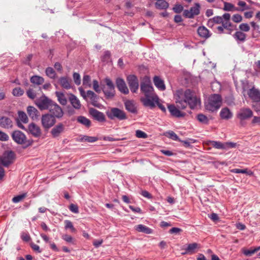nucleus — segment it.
Returning <instances> with one entry per match:
<instances>
[{
    "label": "nucleus",
    "mask_w": 260,
    "mask_h": 260,
    "mask_svg": "<svg viewBox=\"0 0 260 260\" xmlns=\"http://www.w3.org/2000/svg\"><path fill=\"white\" fill-rule=\"evenodd\" d=\"M124 106L126 110L128 112L134 114L137 113V108L134 101L127 100L125 102Z\"/></svg>",
    "instance_id": "nucleus-26"
},
{
    "label": "nucleus",
    "mask_w": 260,
    "mask_h": 260,
    "mask_svg": "<svg viewBox=\"0 0 260 260\" xmlns=\"http://www.w3.org/2000/svg\"><path fill=\"white\" fill-rule=\"evenodd\" d=\"M190 142L188 141H183L180 140V142H182L183 144V146L186 148H190L191 147V143H193L196 142V140L193 139H190Z\"/></svg>",
    "instance_id": "nucleus-55"
},
{
    "label": "nucleus",
    "mask_w": 260,
    "mask_h": 260,
    "mask_svg": "<svg viewBox=\"0 0 260 260\" xmlns=\"http://www.w3.org/2000/svg\"><path fill=\"white\" fill-rule=\"evenodd\" d=\"M174 98L176 106L173 104L168 105V109L171 115L175 117H183L185 115V113L179 109H185L187 105L191 109H194L201 104L200 99L189 89L185 90L182 89L177 90L174 95Z\"/></svg>",
    "instance_id": "nucleus-1"
},
{
    "label": "nucleus",
    "mask_w": 260,
    "mask_h": 260,
    "mask_svg": "<svg viewBox=\"0 0 260 260\" xmlns=\"http://www.w3.org/2000/svg\"><path fill=\"white\" fill-rule=\"evenodd\" d=\"M65 229H70L72 232L75 233L76 232V229L74 228L72 222L69 220H66L64 221Z\"/></svg>",
    "instance_id": "nucleus-41"
},
{
    "label": "nucleus",
    "mask_w": 260,
    "mask_h": 260,
    "mask_svg": "<svg viewBox=\"0 0 260 260\" xmlns=\"http://www.w3.org/2000/svg\"><path fill=\"white\" fill-rule=\"evenodd\" d=\"M46 74L50 78L54 79L56 76V73L52 68L48 67L46 69Z\"/></svg>",
    "instance_id": "nucleus-37"
},
{
    "label": "nucleus",
    "mask_w": 260,
    "mask_h": 260,
    "mask_svg": "<svg viewBox=\"0 0 260 260\" xmlns=\"http://www.w3.org/2000/svg\"><path fill=\"white\" fill-rule=\"evenodd\" d=\"M136 136L139 138H146L147 135L141 130H137L136 131Z\"/></svg>",
    "instance_id": "nucleus-53"
},
{
    "label": "nucleus",
    "mask_w": 260,
    "mask_h": 260,
    "mask_svg": "<svg viewBox=\"0 0 260 260\" xmlns=\"http://www.w3.org/2000/svg\"><path fill=\"white\" fill-rule=\"evenodd\" d=\"M9 138V137L6 133L0 131V141H7Z\"/></svg>",
    "instance_id": "nucleus-60"
},
{
    "label": "nucleus",
    "mask_w": 260,
    "mask_h": 260,
    "mask_svg": "<svg viewBox=\"0 0 260 260\" xmlns=\"http://www.w3.org/2000/svg\"><path fill=\"white\" fill-rule=\"evenodd\" d=\"M64 130V125L62 123H59L55 125L51 131L50 134L53 138H57Z\"/></svg>",
    "instance_id": "nucleus-16"
},
{
    "label": "nucleus",
    "mask_w": 260,
    "mask_h": 260,
    "mask_svg": "<svg viewBox=\"0 0 260 260\" xmlns=\"http://www.w3.org/2000/svg\"><path fill=\"white\" fill-rule=\"evenodd\" d=\"M93 88L98 93H100L101 91L99 85V82L96 80L93 81Z\"/></svg>",
    "instance_id": "nucleus-59"
},
{
    "label": "nucleus",
    "mask_w": 260,
    "mask_h": 260,
    "mask_svg": "<svg viewBox=\"0 0 260 260\" xmlns=\"http://www.w3.org/2000/svg\"><path fill=\"white\" fill-rule=\"evenodd\" d=\"M106 113L108 117L111 120L116 118L119 120H122L127 118L125 112L118 108H112L107 111Z\"/></svg>",
    "instance_id": "nucleus-6"
},
{
    "label": "nucleus",
    "mask_w": 260,
    "mask_h": 260,
    "mask_svg": "<svg viewBox=\"0 0 260 260\" xmlns=\"http://www.w3.org/2000/svg\"><path fill=\"white\" fill-rule=\"evenodd\" d=\"M27 95L31 99H34L36 96V94L32 89H29L26 91Z\"/></svg>",
    "instance_id": "nucleus-62"
},
{
    "label": "nucleus",
    "mask_w": 260,
    "mask_h": 260,
    "mask_svg": "<svg viewBox=\"0 0 260 260\" xmlns=\"http://www.w3.org/2000/svg\"><path fill=\"white\" fill-rule=\"evenodd\" d=\"M197 119L201 123L207 124L209 123L208 117L203 114H199L197 115Z\"/></svg>",
    "instance_id": "nucleus-39"
},
{
    "label": "nucleus",
    "mask_w": 260,
    "mask_h": 260,
    "mask_svg": "<svg viewBox=\"0 0 260 260\" xmlns=\"http://www.w3.org/2000/svg\"><path fill=\"white\" fill-rule=\"evenodd\" d=\"M50 114L55 118H60L63 115V112L61 108L55 102H52L48 109Z\"/></svg>",
    "instance_id": "nucleus-11"
},
{
    "label": "nucleus",
    "mask_w": 260,
    "mask_h": 260,
    "mask_svg": "<svg viewBox=\"0 0 260 260\" xmlns=\"http://www.w3.org/2000/svg\"><path fill=\"white\" fill-rule=\"evenodd\" d=\"M259 249H260V247L255 248L253 249L245 250L243 252V253L246 256H251L253 254H254L256 252L258 251Z\"/></svg>",
    "instance_id": "nucleus-48"
},
{
    "label": "nucleus",
    "mask_w": 260,
    "mask_h": 260,
    "mask_svg": "<svg viewBox=\"0 0 260 260\" xmlns=\"http://www.w3.org/2000/svg\"><path fill=\"white\" fill-rule=\"evenodd\" d=\"M200 245L197 243H192L187 245V247L184 248L185 251L182 252V254H192L196 252L197 249L199 248Z\"/></svg>",
    "instance_id": "nucleus-20"
},
{
    "label": "nucleus",
    "mask_w": 260,
    "mask_h": 260,
    "mask_svg": "<svg viewBox=\"0 0 260 260\" xmlns=\"http://www.w3.org/2000/svg\"><path fill=\"white\" fill-rule=\"evenodd\" d=\"M15 159V154L12 151L6 152L2 156H0V165L8 167L12 164Z\"/></svg>",
    "instance_id": "nucleus-8"
},
{
    "label": "nucleus",
    "mask_w": 260,
    "mask_h": 260,
    "mask_svg": "<svg viewBox=\"0 0 260 260\" xmlns=\"http://www.w3.org/2000/svg\"><path fill=\"white\" fill-rule=\"evenodd\" d=\"M59 82L61 86L66 89L71 88L72 80L67 77H61L59 79Z\"/></svg>",
    "instance_id": "nucleus-22"
},
{
    "label": "nucleus",
    "mask_w": 260,
    "mask_h": 260,
    "mask_svg": "<svg viewBox=\"0 0 260 260\" xmlns=\"http://www.w3.org/2000/svg\"><path fill=\"white\" fill-rule=\"evenodd\" d=\"M135 229L139 232L143 233L146 234H150L153 232V230L151 229L143 224H139L136 225L135 226Z\"/></svg>",
    "instance_id": "nucleus-29"
},
{
    "label": "nucleus",
    "mask_w": 260,
    "mask_h": 260,
    "mask_svg": "<svg viewBox=\"0 0 260 260\" xmlns=\"http://www.w3.org/2000/svg\"><path fill=\"white\" fill-rule=\"evenodd\" d=\"M253 112L249 108H242L237 112L236 117L239 120L241 125L244 126L246 125V120H249L253 117Z\"/></svg>",
    "instance_id": "nucleus-5"
},
{
    "label": "nucleus",
    "mask_w": 260,
    "mask_h": 260,
    "mask_svg": "<svg viewBox=\"0 0 260 260\" xmlns=\"http://www.w3.org/2000/svg\"><path fill=\"white\" fill-rule=\"evenodd\" d=\"M247 94L253 102H260V92L258 89L252 87L248 90Z\"/></svg>",
    "instance_id": "nucleus-18"
},
{
    "label": "nucleus",
    "mask_w": 260,
    "mask_h": 260,
    "mask_svg": "<svg viewBox=\"0 0 260 260\" xmlns=\"http://www.w3.org/2000/svg\"><path fill=\"white\" fill-rule=\"evenodd\" d=\"M167 136L173 140L174 141H180V139L178 136L172 131L167 132Z\"/></svg>",
    "instance_id": "nucleus-46"
},
{
    "label": "nucleus",
    "mask_w": 260,
    "mask_h": 260,
    "mask_svg": "<svg viewBox=\"0 0 260 260\" xmlns=\"http://www.w3.org/2000/svg\"><path fill=\"white\" fill-rule=\"evenodd\" d=\"M26 193H23L22 194L16 196L13 198L12 202L14 203H17L23 200L26 197Z\"/></svg>",
    "instance_id": "nucleus-42"
},
{
    "label": "nucleus",
    "mask_w": 260,
    "mask_h": 260,
    "mask_svg": "<svg viewBox=\"0 0 260 260\" xmlns=\"http://www.w3.org/2000/svg\"><path fill=\"white\" fill-rule=\"evenodd\" d=\"M97 140H98V138L95 137L84 136L81 138V141L90 142V143L94 142L96 141Z\"/></svg>",
    "instance_id": "nucleus-45"
},
{
    "label": "nucleus",
    "mask_w": 260,
    "mask_h": 260,
    "mask_svg": "<svg viewBox=\"0 0 260 260\" xmlns=\"http://www.w3.org/2000/svg\"><path fill=\"white\" fill-rule=\"evenodd\" d=\"M210 144L215 148L218 149H224V143H221L219 141H211Z\"/></svg>",
    "instance_id": "nucleus-36"
},
{
    "label": "nucleus",
    "mask_w": 260,
    "mask_h": 260,
    "mask_svg": "<svg viewBox=\"0 0 260 260\" xmlns=\"http://www.w3.org/2000/svg\"><path fill=\"white\" fill-rule=\"evenodd\" d=\"M77 121L78 123L83 125L86 127H89L91 126V121L83 116H79L77 118Z\"/></svg>",
    "instance_id": "nucleus-30"
},
{
    "label": "nucleus",
    "mask_w": 260,
    "mask_h": 260,
    "mask_svg": "<svg viewBox=\"0 0 260 260\" xmlns=\"http://www.w3.org/2000/svg\"><path fill=\"white\" fill-rule=\"evenodd\" d=\"M61 238L68 243L75 244V240L71 236L67 234H63L61 236Z\"/></svg>",
    "instance_id": "nucleus-47"
},
{
    "label": "nucleus",
    "mask_w": 260,
    "mask_h": 260,
    "mask_svg": "<svg viewBox=\"0 0 260 260\" xmlns=\"http://www.w3.org/2000/svg\"><path fill=\"white\" fill-rule=\"evenodd\" d=\"M52 102L53 101L43 94L36 100L35 104L40 110H48Z\"/></svg>",
    "instance_id": "nucleus-9"
},
{
    "label": "nucleus",
    "mask_w": 260,
    "mask_h": 260,
    "mask_svg": "<svg viewBox=\"0 0 260 260\" xmlns=\"http://www.w3.org/2000/svg\"><path fill=\"white\" fill-rule=\"evenodd\" d=\"M140 89L145 95L144 97H142L140 99L143 105L151 109L154 108L153 102H156V100H157V95L154 91V89L151 85L150 81L147 79L141 82Z\"/></svg>",
    "instance_id": "nucleus-2"
},
{
    "label": "nucleus",
    "mask_w": 260,
    "mask_h": 260,
    "mask_svg": "<svg viewBox=\"0 0 260 260\" xmlns=\"http://www.w3.org/2000/svg\"><path fill=\"white\" fill-rule=\"evenodd\" d=\"M222 26L226 29L229 30L228 34H231L232 29L231 28L232 27V23L230 21H223L221 22Z\"/></svg>",
    "instance_id": "nucleus-44"
},
{
    "label": "nucleus",
    "mask_w": 260,
    "mask_h": 260,
    "mask_svg": "<svg viewBox=\"0 0 260 260\" xmlns=\"http://www.w3.org/2000/svg\"><path fill=\"white\" fill-rule=\"evenodd\" d=\"M29 133L35 138H39L41 135V130L39 126L34 123H31L28 127Z\"/></svg>",
    "instance_id": "nucleus-17"
},
{
    "label": "nucleus",
    "mask_w": 260,
    "mask_h": 260,
    "mask_svg": "<svg viewBox=\"0 0 260 260\" xmlns=\"http://www.w3.org/2000/svg\"><path fill=\"white\" fill-rule=\"evenodd\" d=\"M27 112L30 118L33 120H37L40 116L38 110L33 106H28L27 108Z\"/></svg>",
    "instance_id": "nucleus-21"
},
{
    "label": "nucleus",
    "mask_w": 260,
    "mask_h": 260,
    "mask_svg": "<svg viewBox=\"0 0 260 260\" xmlns=\"http://www.w3.org/2000/svg\"><path fill=\"white\" fill-rule=\"evenodd\" d=\"M239 28L240 29V31H241L242 32L243 31L248 32L250 30V26L246 23H242L240 24L239 25Z\"/></svg>",
    "instance_id": "nucleus-49"
},
{
    "label": "nucleus",
    "mask_w": 260,
    "mask_h": 260,
    "mask_svg": "<svg viewBox=\"0 0 260 260\" xmlns=\"http://www.w3.org/2000/svg\"><path fill=\"white\" fill-rule=\"evenodd\" d=\"M223 10L228 11H239V9L236 8L231 3L228 2H224Z\"/></svg>",
    "instance_id": "nucleus-35"
},
{
    "label": "nucleus",
    "mask_w": 260,
    "mask_h": 260,
    "mask_svg": "<svg viewBox=\"0 0 260 260\" xmlns=\"http://www.w3.org/2000/svg\"><path fill=\"white\" fill-rule=\"evenodd\" d=\"M91 79L89 75H85L83 76V85L85 87H91Z\"/></svg>",
    "instance_id": "nucleus-40"
},
{
    "label": "nucleus",
    "mask_w": 260,
    "mask_h": 260,
    "mask_svg": "<svg viewBox=\"0 0 260 260\" xmlns=\"http://www.w3.org/2000/svg\"><path fill=\"white\" fill-rule=\"evenodd\" d=\"M18 117L16 119L17 125L19 128L25 129V127L21 121L24 123H27L28 121L27 116L23 111H18Z\"/></svg>",
    "instance_id": "nucleus-13"
},
{
    "label": "nucleus",
    "mask_w": 260,
    "mask_h": 260,
    "mask_svg": "<svg viewBox=\"0 0 260 260\" xmlns=\"http://www.w3.org/2000/svg\"><path fill=\"white\" fill-rule=\"evenodd\" d=\"M253 118L251 120V123L252 125H254L255 124L260 125V116H253Z\"/></svg>",
    "instance_id": "nucleus-64"
},
{
    "label": "nucleus",
    "mask_w": 260,
    "mask_h": 260,
    "mask_svg": "<svg viewBox=\"0 0 260 260\" xmlns=\"http://www.w3.org/2000/svg\"><path fill=\"white\" fill-rule=\"evenodd\" d=\"M222 99L219 94L211 95L205 102V107L207 110L214 112L219 109L221 105Z\"/></svg>",
    "instance_id": "nucleus-3"
},
{
    "label": "nucleus",
    "mask_w": 260,
    "mask_h": 260,
    "mask_svg": "<svg viewBox=\"0 0 260 260\" xmlns=\"http://www.w3.org/2000/svg\"><path fill=\"white\" fill-rule=\"evenodd\" d=\"M70 210L74 213H79V208L77 205L71 204L69 207Z\"/></svg>",
    "instance_id": "nucleus-58"
},
{
    "label": "nucleus",
    "mask_w": 260,
    "mask_h": 260,
    "mask_svg": "<svg viewBox=\"0 0 260 260\" xmlns=\"http://www.w3.org/2000/svg\"><path fill=\"white\" fill-rule=\"evenodd\" d=\"M87 96L90 99L91 103L93 106L99 107V104L98 102V96L93 91L88 90L87 91Z\"/></svg>",
    "instance_id": "nucleus-24"
},
{
    "label": "nucleus",
    "mask_w": 260,
    "mask_h": 260,
    "mask_svg": "<svg viewBox=\"0 0 260 260\" xmlns=\"http://www.w3.org/2000/svg\"><path fill=\"white\" fill-rule=\"evenodd\" d=\"M69 101L72 106L76 109L79 110L81 107L79 99L73 94H71L69 97Z\"/></svg>",
    "instance_id": "nucleus-27"
},
{
    "label": "nucleus",
    "mask_w": 260,
    "mask_h": 260,
    "mask_svg": "<svg viewBox=\"0 0 260 260\" xmlns=\"http://www.w3.org/2000/svg\"><path fill=\"white\" fill-rule=\"evenodd\" d=\"M238 5L241 7V9H239V11H243L245 10L248 9L249 8L246 3L244 1H240L238 2Z\"/></svg>",
    "instance_id": "nucleus-54"
},
{
    "label": "nucleus",
    "mask_w": 260,
    "mask_h": 260,
    "mask_svg": "<svg viewBox=\"0 0 260 260\" xmlns=\"http://www.w3.org/2000/svg\"><path fill=\"white\" fill-rule=\"evenodd\" d=\"M30 81L32 83L39 85L44 83V79L41 76L35 75L30 78Z\"/></svg>",
    "instance_id": "nucleus-34"
},
{
    "label": "nucleus",
    "mask_w": 260,
    "mask_h": 260,
    "mask_svg": "<svg viewBox=\"0 0 260 260\" xmlns=\"http://www.w3.org/2000/svg\"><path fill=\"white\" fill-rule=\"evenodd\" d=\"M224 149H228L231 148H235L237 146V143L231 142L224 143Z\"/></svg>",
    "instance_id": "nucleus-56"
},
{
    "label": "nucleus",
    "mask_w": 260,
    "mask_h": 260,
    "mask_svg": "<svg viewBox=\"0 0 260 260\" xmlns=\"http://www.w3.org/2000/svg\"><path fill=\"white\" fill-rule=\"evenodd\" d=\"M111 57V53L109 51H105L103 55L101 57V59L103 61H108Z\"/></svg>",
    "instance_id": "nucleus-51"
},
{
    "label": "nucleus",
    "mask_w": 260,
    "mask_h": 260,
    "mask_svg": "<svg viewBox=\"0 0 260 260\" xmlns=\"http://www.w3.org/2000/svg\"><path fill=\"white\" fill-rule=\"evenodd\" d=\"M89 113L94 120L101 122L106 121V117L103 112L95 109L91 108L89 110Z\"/></svg>",
    "instance_id": "nucleus-14"
},
{
    "label": "nucleus",
    "mask_w": 260,
    "mask_h": 260,
    "mask_svg": "<svg viewBox=\"0 0 260 260\" xmlns=\"http://www.w3.org/2000/svg\"><path fill=\"white\" fill-rule=\"evenodd\" d=\"M126 80L131 91L133 93H136L139 88V81L135 75H129L127 76Z\"/></svg>",
    "instance_id": "nucleus-12"
},
{
    "label": "nucleus",
    "mask_w": 260,
    "mask_h": 260,
    "mask_svg": "<svg viewBox=\"0 0 260 260\" xmlns=\"http://www.w3.org/2000/svg\"><path fill=\"white\" fill-rule=\"evenodd\" d=\"M198 33L201 37L205 39H207L211 36L209 30L204 26L199 27Z\"/></svg>",
    "instance_id": "nucleus-28"
},
{
    "label": "nucleus",
    "mask_w": 260,
    "mask_h": 260,
    "mask_svg": "<svg viewBox=\"0 0 260 260\" xmlns=\"http://www.w3.org/2000/svg\"><path fill=\"white\" fill-rule=\"evenodd\" d=\"M56 123V119L54 116L49 113L42 115L41 117V123L45 129H49L53 126Z\"/></svg>",
    "instance_id": "nucleus-10"
},
{
    "label": "nucleus",
    "mask_w": 260,
    "mask_h": 260,
    "mask_svg": "<svg viewBox=\"0 0 260 260\" xmlns=\"http://www.w3.org/2000/svg\"><path fill=\"white\" fill-rule=\"evenodd\" d=\"M73 76L75 84L77 85H79L81 83L80 75L79 74L74 73Z\"/></svg>",
    "instance_id": "nucleus-52"
},
{
    "label": "nucleus",
    "mask_w": 260,
    "mask_h": 260,
    "mask_svg": "<svg viewBox=\"0 0 260 260\" xmlns=\"http://www.w3.org/2000/svg\"><path fill=\"white\" fill-rule=\"evenodd\" d=\"M233 37L238 42H244L246 40V35L241 31H237Z\"/></svg>",
    "instance_id": "nucleus-31"
},
{
    "label": "nucleus",
    "mask_w": 260,
    "mask_h": 260,
    "mask_svg": "<svg viewBox=\"0 0 260 260\" xmlns=\"http://www.w3.org/2000/svg\"><path fill=\"white\" fill-rule=\"evenodd\" d=\"M232 20L236 23H239L242 20V17L238 14H234L232 17Z\"/></svg>",
    "instance_id": "nucleus-57"
},
{
    "label": "nucleus",
    "mask_w": 260,
    "mask_h": 260,
    "mask_svg": "<svg viewBox=\"0 0 260 260\" xmlns=\"http://www.w3.org/2000/svg\"><path fill=\"white\" fill-rule=\"evenodd\" d=\"M155 7L158 10H167L169 7V4L165 0H162L159 2H156L155 3Z\"/></svg>",
    "instance_id": "nucleus-32"
},
{
    "label": "nucleus",
    "mask_w": 260,
    "mask_h": 260,
    "mask_svg": "<svg viewBox=\"0 0 260 260\" xmlns=\"http://www.w3.org/2000/svg\"><path fill=\"white\" fill-rule=\"evenodd\" d=\"M30 247L32 249V250L37 253H41L42 250H41L39 245L35 244L34 243H30Z\"/></svg>",
    "instance_id": "nucleus-61"
},
{
    "label": "nucleus",
    "mask_w": 260,
    "mask_h": 260,
    "mask_svg": "<svg viewBox=\"0 0 260 260\" xmlns=\"http://www.w3.org/2000/svg\"><path fill=\"white\" fill-rule=\"evenodd\" d=\"M200 5L199 3H196L194 7L190 8V10L193 17L200 13Z\"/></svg>",
    "instance_id": "nucleus-38"
},
{
    "label": "nucleus",
    "mask_w": 260,
    "mask_h": 260,
    "mask_svg": "<svg viewBox=\"0 0 260 260\" xmlns=\"http://www.w3.org/2000/svg\"><path fill=\"white\" fill-rule=\"evenodd\" d=\"M0 126L5 129H11L13 126V122L10 118L3 116L0 118Z\"/></svg>",
    "instance_id": "nucleus-19"
},
{
    "label": "nucleus",
    "mask_w": 260,
    "mask_h": 260,
    "mask_svg": "<svg viewBox=\"0 0 260 260\" xmlns=\"http://www.w3.org/2000/svg\"><path fill=\"white\" fill-rule=\"evenodd\" d=\"M24 93V90L20 87H16L13 89L12 94L15 96H20Z\"/></svg>",
    "instance_id": "nucleus-43"
},
{
    "label": "nucleus",
    "mask_w": 260,
    "mask_h": 260,
    "mask_svg": "<svg viewBox=\"0 0 260 260\" xmlns=\"http://www.w3.org/2000/svg\"><path fill=\"white\" fill-rule=\"evenodd\" d=\"M11 136L15 143L24 145V148L31 146L33 142L32 140H27L25 135L20 131H14L12 133Z\"/></svg>",
    "instance_id": "nucleus-4"
},
{
    "label": "nucleus",
    "mask_w": 260,
    "mask_h": 260,
    "mask_svg": "<svg viewBox=\"0 0 260 260\" xmlns=\"http://www.w3.org/2000/svg\"><path fill=\"white\" fill-rule=\"evenodd\" d=\"M116 84L117 88L121 92L125 94H127L129 93L128 89L123 79L120 78H117L116 80Z\"/></svg>",
    "instance_id": "nucleus-15"
},
{
    "label": "nucleus",
    "mask_w": 260,
    "mask_h": 260,
    "mask_svg": "<svg viewBox=\"0 0 260 260\" xmlns=\"http://www.w3.org/2000/svg\"><path fill=\"white\" fill-rule=\"evenodd\" d=\"M173 10L175 13H179L183 11V7L181 5H175L173 8Z\"/></svg>",
    "instance_id": "nucleus-63"
},
{
    "label": "nucleus",
    "mask_w": 260,
    "mask_h": 260,
    "mask_svg": "<svg viewBox=\"0 0 260 260\" xmlns=\"http://www.w3.org/2000/svg\"><path fill=\"white\" fill-rule=\"evenodd\" d=\"M153 82L155 86L160 90L164 91L166 89L164 81L158 76H154Z\"/></svg>",
    "instance_id": "nucleus-25"
},
{
    "label": "nucleus",
    "mask_w": 260,
    "mask_h": 260,
    "mask_svg": "<svg viewBox=\"0 0 260 260\" xmlns=\"http://www.w3.org/2000/svg\"><path fill=\"white\" fill-rule=\"evenodd\" d=\"M55 95L61 105L65 106L67 104V100L63 93L60 91H56Z\"/></svg>",
    "instance_id": "nucleus-33"
},
{
    "label": "nucleus",
    "mask_w": 260,
    "mask_h": 260,
    "mask_svg": "<svg viewBox=\"0 0 260 260\" xmlns=\"http://www.w3.org/2000/svg\"><path fill=\"white\" fill-rule=\"evenodd\" d=\"M106 86H104L102 90L105 95L108 99H111L115 95V87L113 83L111 80L108 78L105 79Z\"/></svg>",
    "instance_id": "nucleus-7"
},
{
    "label": "nucleus",
    "mask_w": 260,
    "mask_h": 260,
    "mask_svg": "<svg viewBox=\"0 0 260 260\" xmlns=\"http://www.w3.org/2000/svg\"><path fill=\"white\" fill-rule=\"evenodd\" d=\"M153 104L154 105V107H155V105H157V106L158 107V108L163 112H166V109L161 103L159 102V99L158 98V96H157V100L153 102Z\"/></svg>",
    "instance_id": "nucleus-50"
},
{
    "label": "nucleus",
    "mask_w": 260,
    "mask_h": 260,
    "mask_svg": "<svg viewBox=\"0 0 260 260\" xmlns=\"http://www.w3.org/2000/svg\"><path fill=\"white\" fill-rule=\"evenodd\" d=\"M233 116V113L227 107L222 108L220 112V116L222 119L229 120Z\"/></svg>",
    "instance_id": "nucleus-23"
}]
</instances>
